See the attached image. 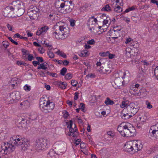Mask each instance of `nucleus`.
Segmentation results:
<instances>
[{
	"mask_svg": "<svg viewBox=\"0 0 158 158\" xmlns=\"http://www.w3.org/2000/svg\"><path fill=\"white\" fill-rule=\"evenodd\" d=\"M62 23L61 22L57 23L54 27V28L56 29L52 32L53 37L58 40L64 39L69 35V29L68 26L66 25L59 26Z\"/></svg>",
	"mask_w": 158,
	"mask_h": 158,
	"instance_id": "f257e3e1",
	"label": "nucleus"
},
{
	"mask_svg": "<svg viewBox=\"0 0 158 158\" xmlns=\"http://www.w3.org/2000/svg\"><path fill=\"white\" fill-rule=\"evenodd\" d=\"M129 126L128 123H122L118 126L117 130L123 137H132L135 135L136 131L134 127H129Z\"/></svg>",
	"mask_w": 158,
	"mask_h": 158,
	"instance_id": "f03ea898",
	"label": "nucleus"
},
{
	"mask_svg": "<svg viewBox=\"0 0 158 158\" xmlns=\"http://www.w3.org/2000/svg\"><path fill=\"white\" fill-rule=\"evenodd\" d=\"M55 6L57 8H60L61 10H64V13H66L72 11L74 7V4L73 3V1H66L65 2L57 1L55 3Z\"/></svg>",
	"mask_w": 158,
	"mask_h": 158,
	"instance_id": "7ed1b4c3",
	"label": "nucleus"
},
{
	"mask_svg": "<svg viewBox=\"0 0 158 158\" xmlns=\"http://www.w3.org/2000/svg\"><path fill=\"white\" fill-rule=\"evenodd\" d=\"M55 104L53 102H51L48 100L47 101L44 99L40 100V107L41 111L47 113L51 112L54 109Z\"/></svg>",
	"mask_w": 158,
	"mask_h": 158,
	"instance_id": "20e7f679",
	"label": "nucleus"
},
{
	"mask_svg": "<svg viewBox=\"0 0 158 158\" xmlns=\"http://www.w3.org/2000/svg\"><path fill=\"white\" fill-rule=\"evenodd\" d=\"M66 145L65 143H60L58 144L57 146L56 151L54 149H51L47 154V157L48 158H53L56 155H60V153H63L65 149Z\"/></svg>",
	"mask_w": 158,
	"mask_h": 158,
	"instance_id": "39448f33",
	"label": "nucleus"
},
{
	"mask_svg": "<svg viewBox=\"0 0 158 158\" xmlns=\"http://www.w3.org/2000/svg\"><path fill=\"white\" fill-rule=\"evenodd\" d=\"M12 5L14 6V7H12V8L15 10V13L18 17H20L23 14L25 10L22 2L19 0L13 1L12 2Z\"/></svg>",
	"mask_w": 158,
	"mask_h": 158,
	"instance_id": "423d86ee",
	"label": "nucleus"
},
{
	"mask_svg": "<svg viewBox=\"0 0 158 158\" xmlns=\"http://www.w3.org/2000/svg\"><path fill=\"white\" fill-rule=\"evenodd\" d=\"M36 143L35 148L37 151H39L48 148L50 142L47 139L40 138L37 140Z\"/></svg>",
	"mask_w": 158,
	"mask_h": 158,
	"instance_id": "0eeeda50",
	"label": "nucleus"
},
{
	"mask_svg": "<svg viewBox=\"0 0 158 158\" xmlns=\"http://www.w3.org/2000/svg\"><path fill=\"white\" fill-rule=\"evenodd\" d=\"M139 110V106L134 103H131L128 105L126 108L124 109V111L126 110L131 114L134 116L138 111Z\"/></svg>",
	"mask_w": 158,
	"mask_h": 158,
	"instance_id": "6e6552de",
	"label": "nucleus"
},
{
	"mask_svg": "<svg viewBox=\"0 0 158 158\" xmlns=\"http://www.w3.org/2000/svg\"><path fill=\"white\" fill-rule=\"evenodd\" d=\"M70 124L67 126L68 128H69V131L70 133L69 134V136H72L73 137L77 136L78 135V131L75 125H74V127L73 129L72 127L73 125V121L70 120L69 121Z\"/></svg>",
	"mask_w": 158,
	"mask_h": 158,
	"instance_id": "1a4fd4ad",
	"label": "nucleus"
},
{
	"mask_svg": "<svg viewBox=\"0 0 158 158\" xmlns=\"http://www.w3.org/2000/svg\"><path fill=\"white\" fill-rule=\"evenodd\" d=\"M12 143L17 146L21 145L23 142H25V139L19 136H14L10 139Z\"/></svg>",
	"mask_w": 158,
	"mask_h": 158,
	"instance_id": "9d476101",
	"label": "nucleus"
},
{
	"mask_svg": "<svg viewBox=\"0 0 158 158\" xmlns=\"http://www.w3.org/2000/svg\"><path fill=\"white\" fill-rule=\"evenodd\" d=\"M154 126H151L149 131L148 135L151 138H155L158 139V130L154 129Z\"/></svg>",
	"mask_w": 158,
	"mask_h": 158,
	"instance_id": "9b49d317",
	"label": "nucleus"
},
{
	"mask_svg": "<svg viewBox=\"0 0 158 158\" xmlns=\"http://www.w3.org/2000/svg\"><path fill=\"white\" fill-rule=\"evenodd\" d=\"M97 19L94 18V16H92L89 19L87 24L89 27L90 31L95 29V27L97 25Z\"/></svg>",
	"mask_w": 158,
	"mask_h": 158,
	"instance_id": "f8f14e48",
	"label": "nucleus"
},
{
	"mask_svg": "<svg viewBox=\"0 0 158 158\" xmlns=\"http://www.w3.org/2000/svg\"><path fill=\"white\" fill-rule=\"evenodd\" d=\"M98 71L100 73L104 74L109 73L111 71L110 68L108 64H106L102 66L99 68Z\"/></svg>",
	"mask_w": 158,
	"mask_h": 158,
	"instance_id": "ddd939ff",
	"label": "nucleus"
},
{
	"mask_svg": "<svg viewBox=\"0 0 158 158\" xmlns=\"http://www.w3.org/2000/svg\"><path fill=\"white\" fill-rule=\"evenodd\" d=\"M133 145L132 147V151L133 152H137L138 151L140 150L142 148L143 146L140 143H138L137 141H132Z\"/></svg>",
	"mask_w": 158,
	"mask_h": 158,
	"instance_id": "4468645a",
	"label": "nucleus"
},
{
	"mask_svg": "<svg viewBox=\"0 0 158 158\" xmlns=\"http://www.w3.org/2000/svg\"><path fill=\"white\" fill-rule=\"evenodd\" d=\"M2 148L4 152L6 150L10 152L13 151V146L12 144L7 142H4L2 145Z\"/></svg>",
	"mask_w": 158,
	"mask_h": 158,
	"instance_id": "2eb2a0df",
	"label": "nucleus"
},
{
	"mask_svg": "<svg viewBox=\"0 0 158 158\" xmlns=\"http://www.w3.org/2000/svg\"><path fill=\"white\" fill-rule=\"evenodd\" d=\"M123 76L121 77V78L123 80V81L124 83H128L130 80V74L128 71H126L123 73Z\"/></svg>",
	"mask_w": 158,
	"mask_h": 158,
	"instance_id": "dca6fc26",
	"label": "nucleus"
},
{
	"mask_svg": "<svg viewBox=\"0 0 158 158\" xmlns=\"http://www.w3.org/2000/svg\"><path fill=\"white\" fill-rule=\"evenodd\" d=\"M132 141H129L127 142L124 145V150L125 151L128 152L132 151V149L133 145Z\"/></svg>",
	"mask_w": 158,
	"mask_h": 158,
	"instance_id": "f3484780",
	"label": "nucleus"
},
{
	"mask_svg": "<svg viewBox=\"0 0 158 158\" xmlns=\"http://www.w3.org/2000/svg\"><path fill=\"white\" fill-rule=\"evenodd\" d=\"M121 114L122 118L124 119H127L133 116L130 113L127 112V110L124 111V109L122 111Z\"/></svg>",
	"mask_w": 158,
	"mask_h": 158,
	"instance_id": "a211bd4d",
	"label": "nucleus"
},
{
	"mask_svg": "<svg viewBox=\"0 0 158 158\" xmlns=\"http://www.w3.org/2000/svg\"><path fill=\"white\" fill-rule=\"evenodd\" d=\"M48 27L46 26L42 27L37 31L36 33V35H40L41 34L44 35L48 30Z\"/></svg>",
	"mask_w": 158,
	"mask_h": 158,
	"instance_id": "6ab92c4d",
	"label": "nucleus"
},
{
	"mask_svg": "<svg viewBox=\"0 0 158 158\" xmlns=\"http://www.w3.org/2000/svg\"><path fill=\"white\" fill-rule=\"evenodd\" d=\"M114 82L117 87L124 85V82L123 81V80L119 77H116L114 80Z\"/></svg>",
	"mask_w": 158,
	"mask_h": 158,
	"instance_id": "aec40b11",
	"label": "nucleus"
},
{
	"mask_svg": "<svg viewBox=\"0 0 158 158\" xmlns=\"http://www.w3.org/2000/svg\"><path fill=\"white\" fill-rule=\"evenodd\" d=\"M121 29L117 30H114L111 33V35L112 36V38L113 39L115 40L117 39L120 36L119 31H120Z\"/></svg>",
	"mask_w": 158,
	"mask_h": 158,
	"instance_id": "412c9836",
	"label": "nucleus"
},
{
	"mask_svg": "<svg viewBox=\"0 0 158 158\" xmlns=\"http://www.w3.org/2000/svg\"><path fill=\"white\" fill-rule=\"evenodd\" d=\"M39 10L36 6H33L32 8H30L28 10V12L30 15H36L38 12Z\"/></svg>",
	"mask_w": 158,
	"mask_h": 158,
	"instance_id": "4be33fe9",
	"label": "nucleus"
},
{
	"mask_svg": "<svg viewBox=\"0 0 158 158\" xmlns=\"http://www.w3.org/2000/svg\"><path fill=\"white\" fill-rule=\"evenodd\" d=\"M11 96L13 101H14L16 100H19L20 98L19 94L18 92L16 93H11Z\"/></svg>",
	"mask_w": 158,
	"mask_h": 158,
	"instance_id": "5701e85b",
	"label": "nucleus"
},
{
	"mask_svg": "<svg viewBox=\"0 0 158 158\" xmlns=\"http://www.w3.org/2000/svg\"><path fill=\"white\" fill-rule=\"evenodd\" d=\"M29 144L28 141L27 139L25 140V142H23V143L22 145V149L23 151L26 150L28 148Z\"/></svg>",
	"mask_w": 158,
	"mask_h": 158,
	"instance_id": "b1692460",
	"label": "nucleus"
},
{
	"mask_svg": "<svg viewBox=\"0 0 158 158\" xmlns=\"http://www.w3.org/2000/svg\"><path fill=\"white\" fill-rule=\"evenodd\" d=\"M48 65L46 62H44L41 64L40 66H38L37 69L46 70L48 68Z\"/></svg>",
	"mask_w": 158,
	"mask_h": 158,
	"instance_id": "393cba45",
	"label": "nucleus"
},
{
	"mask_svg": "<svg viewBox=\"0 0 158 158\" xmlns=\"http://www.w3.org/2000/svg\"><path fill=\"white\" fill-rule=\"evenodd\" d=\"M112 10V9L109 4H106L104 6L102 9V11H106L108 12H110Z\"/></svg>",
	"mask_w": 158,
	"mask_h": 158,
	"instance_id": "a878e982",
	"label": "nucleus"
},
{
	"mask_svg": "<svg viewBox=\"0 0 158 158\" xmlns=\"http://www.w3.org/2000/svg\"><path fill=\"white\" fill-rule=\"evenodd\" d=\"M57 84L59 87L62 89H65L67 85V84L65 82H62L61 81L58 82L57 83Z\"/></svg>",
	"mask_w": 158,
	"mask_h": 158,
	"instance_id": "bb28decb",
	"label": "nucleus"
},
{
	"mask_svg": "<svg viewBox=\"0 0 158 158\" xmlns=\"http://www.w3.org/2000/svg\"><path fill=\"white\" fill-rule=\"evenodd\" d=\"M12 7H14V6L10 7H7L3 11L5 14H7L10 13V11H13L14 9H12Z\"/></svg>",
	"mask_w": 158,
	"mask_h": 158,
	"instance_id": "cd10ccee",
	"label": "nucleus"
},
{
	"mask_svg": "<svg viewBox=\"0 0 158 158\" xmlns=\"http://www.w3.org/2000/svg\"><path fill=\"white\" fill-rule=\"evenodd\" d=\"M105 104L106 105H113L114 103V102L112 101V100H111L110 99V98H107L105 101Z\"/></svg>",
	"mask_w": 158,
	"mask_h": 158,
	"instance_id": "c85d7f7f",
	"label": "nucleus"
},
{
	"mask_svg": "<svg viewBox=\"0 0 158 158\" xmlns=\"http://www.w3.org/2000/svg\"><path fill=\"white\" fill-rule=\"evenodd\" d=\"M114 11L117 13H120L122 11V9L121 8L119 5H118L116 7L114 8Z\"/></svg>",
	"mask_w": 158,
	"mask_h": 158,
	"instance_id": "c756f323",
	"label": "nucleus"
},
{
	"mask_svg": "<svg viewBox=\"0 0 158 158\" xmlns=\"http://www.w3.org/2000/svg\"><path fill=\"white\" fill-rule=\"evenodd\" d=\"M56 53L58 55H60L61 57H62L64 58H66L67 56L65 53L64 52L61 51L60 50H58L57 52H56Z\"/></svg>",
	"mask_w": 158,
	"mask_h": 158,
	"instance_id": "7c9ffc66",
	"label": "nucleus"
},
{
	"mask_svg": "<svg viewBox=\"0 0 158 158\" xmlns=\"http://www.w3.org/2000/svg\"><path fill=\"white\" fill-rule=\"evenodd\" d=\"M88 7V5L87 4H85L83 6H81L80 8V10L81 12H84L86 10V9Z\"/></svg>",
	"mask_w": 158,
	"mask_h": 158,
	"instance_id": "2f4dec72",
	"label": "nucleus"
},
{
	"mask_svg": "<svg viewBox=\"0 0 158 158\" xmlns=\"http://www.w3.org/2000/svg\"><path fill=\"white\" fill-rule=\"evenodd\" d=\"M126 52V54L128 56H131L130 53L131 51V48H127L125 49Z\"/></svg>",
	"mask_w": 158,
	"mask_h": 158,
	"instance_id": "473e14b6",
	"label": "nucleus"
},
{
	"mask_svg": "<svg viewBox=\"0 0 158 158\" xmlns=\"http://www.w3.org/2000/svg\"><path fill=\"white\" fill-rule=\"evenodd\" d=\"M37 117V114L36 113L34 112L31 114L30 116V118L32 120H33L35 119Z\"/></svg>",
	"mask_w": 158,
	"mask_h": 158,
	"instance_id": "72a5a7b5",
	"label": "nucleus"
},
{
	"mask_svg": "<svg viewBox=\"0 0 158 158\" xmlns=\"http://www.w3.org/2000/svg\"><path fill=\"white\" fill-rule=\"evenodd\" d=\"M128 106L127 102L124 101H122L121 104L120 105L121 107L123 108L125 107H127Z\"/></svg>",
	"mask_w": 158,
	"mask_h": 158,
	"instance_id": "f704fd0d",
	"label": "nucleus"
},
{
	"mask_svg": "<svg viewBox=\"0 0 158 158\" xmlns=\"http://www.w3.org/2000/svg\"><path fill=\"white\" fill-rule=\"evenodd\" d=\"M73 77V75L71 73H67L65 76V78L66 79H70Z\"/></svg>",
	"mask_w": 158,
	"mask_h": 158,
	"instance_id": "c9c22d12",
	"label": "nucleus"
},
{
	"mask_svg": "<svg viewBox=\"0 0 158 158\" xmlns=\"http://www.w3.org/2000/svg\"><path fill=\"white\" fill-rule=\"evenodd\" d=\"M24 89L26 91L28 92L30 91L31 89V87L30 86L28 85H25L24 87Z\"/></svg>",
	"mask_w": 158,
	"mask_h": 158,
	"instance_id": "e433bc0d",
	"label": "nucleus"
},
{
	"mask_svg": "<svg viewBox=\"0 0 158 158\" xmlns=\"http://www.w3.org/2000/svg\"><path fill=\"white\" fill-rule=\"evenodd\" d=\"M130 89L131 90L130 91V92H131L132 91L134 92H136L138 90L137 88L134 86V85H133L130 86Z\"/></svg>",
	"mask_w": 158,
	"mask_h": 158,
	"instance_id": "4c0bfd02",
	"label": "nucleus"
},
{
	"mask_svg": "<svg viewBox=\"0 0 158 158\" xmlns=\"http://www.w3.org/2000/svg\"><path fill=\"white\" fill-rule=\"evenodd\" d=\"M67 72V69L66 68H63L60 70V73L62 75L64 76Z\"/></svg>",
	"mask_w": 158,
	"mask_h": 158,
	"instance_id": "58836bf2",
	"label": "nucleus"
},
{
	"mask_svg": "<svg viewBox=\"0 0 158 158\" xmlns=\"http://www.w3.org/2000/svg\"><path fill=\"white\" fill-rule=\"evenodd\" d=\"M2 45L5 48H6L9 45V43L7 41H3L2 43Z\"/></svg>",
	"mask_w": 158,
	"mask_h": 158,
	"instance_id": "ea45409f",
	"label": "nucleus"
},
{
	"mask_svg": "<svg viewBox=\"0 0 158 158\" xmlns=\"http://www.w3.org/2000/svg\"><path fill=\"white\" fill-rule=\"evenodd\" d=\"M7 101L9 102L12 103H13L14 101H13L12 99V98L11 96V94H10L7 99Z\"/></svg>",
	"mask_w": 158,
	"mask_h": 158,
	"instance_id": "a19ab883",
	"label": "nucleus"
},
{
	"mask_svg": "<svg viewBox=\"0 0 158 158\" xmlns=\"http://www.w3.org/2000/svg\"><path fill=\"white\" fill-rule=\"evenodd\" d=\"M154 75L156 77L157 79H158V66L156 67L154 70Z\"/></svg>",
	"mask_w": 158,
	"mask_h": 158,
	"instance_id": "79ce46f5",
	"label": "nucleus"
},
{
	"mask_svg": "<svg viewBox=\"0 0 158 158\" xmlns=\"http://www.w3.org/2000/svg\"><path fill=\"white\" fill-rule=\"evenodd\" d=\"M135 9V7L134 6H132L131 7H129L128 8L126 9L125 11V13H127L128 12L130 11H131L132 10H134Z\"/></svg>",
	"mask_w": 158,
	"mask_h": 158,
	"instance_id": "37998d69",
	"label": "nucleus"
},
{
	"mask_svg": "<svg viewBox=\"0 0 158 158\" xmlns=\"http://www.w3.org/2000/svg\"><path fill=\"white\" fill-rule=\"evenodd\" d=\"M108 135L110 136L111 137L113 138L115 135V133L112 131H109L107 132Z\"/></svg>",
	"mask_w": 158,
	"mask_h": 158,
	"instance_id": "c03bdc74",
	"label": "nucleus"
},
{
	"mask_svg": "<svg viewBox=\"0 0 158 158\" xmlns=\"http://www.w3.org/2000/svg\"><path fill=\"white\" fill-rule=\"evenodd\" d=\"M85 108V104L83 103H81L80 106H79V109L83 111V112H85V111L84 110V108Z\"/></svg>",
	"mask_w": 158,
	"mask_h": 158,
	"instance_id": "a18cd8bd",
	"label": "nucleus"
},
{
	"mask_svg": "<svg viewBox=\"0 0 158 158\" xmlns=\"http://www.w3.org/2000/svg\"><path fill=\"white\" fill-rule=\"evenodd\" d=\"M48 55L49 57L50 58H53L54 57V54L53 52H51V51H49L48 52Z\"/></svg>",
	"mask_w": 158,
	"mask_h": 158,
	"instance_id": "49530a36",
	"label": "nucleus"
},
{
	"mask_svg": "<svg viewBox=\"0 0 158 158\" xmlns=\"http://www.w3.org/2000/svg\"><path fill=\"white\" fill-rule=\"evenodd\" d=\"M109 52L107 51L106 52H103L102 53H100L99 54L102 56H108V54H109Z\"/></svg>",
	"mask_w": 158,
	"mask_h": 158,
	"instance_id": "de8ad7c7",
	"label": "nucleus"
},
{
	"mask_svg": "<svg viewBox=\"0 0 158 158\" xmlns=\"http://www.w3.org/2000/svg\"><path fill=\"white\" fill-rule=\"evenodd\" d=\"M87 44L90 45H93L95 43V42L94 39H91L89 40L87 42Z\"/></svg>",
	"mask_w": 158,
	"mask_h": 158,
	"instance_id": "09e8293b",
	"label": "nucleus"
},
{
	"mask_svg": "<svg viewBox=\"0 0 158 158\" xmlns=\"http://www.w3.org/2000/svg\"><path fill=\"white\" fill-rule=\"evenodd\" d=\"M77 84V81L72 80L71 81V84L72 86H76Z\"/></svg>",
	"mask_w": 158,
	"mask_h": 158,
	"instance_id": "8fccbe9b",
	"label": "nucleus"
},
{
	"mask_svg": "<svg viewBox=\"0 0 158 158\" xmlns=\"http://www.w3.org/2000/svg\"><path fill=\"white\" fill-rule=\"evenodd\" d=\"M14 37H17L18 38H19L20 39H23V37L20 35L19 34V33H16L15 34L14 36Z\"/></svg>",
	"mask_w": 158,
	"mask_h": 158,
	"instance_id": "3c124183",
	"label": "nucleus"
},
{
	"mask_svg": "<svg viewBox=\"0 0 158 158\" xmlns=\"http://www.w3.org/2000/svg\"><path fill=\"white\" fill-rule=\"evenodd\" d=\"M27 55H28V60L31 61L34 59V57L31 54H28Z\"/></svg>",
	"mask_w": 158,
	"mask_h": 158,
	"instance_id": "603ef678",
	"label": "nucleus"
},
{
	"mask_svg": "<svg viewBox=\"0 0 158 158\" xmlns=\"http://www.w3.org/2000/svg\"><path fill=\"white\" fill-rule=\"evenodd\" d=\"M150 2L156 4L158 8V0H150Z\"/></svg>",
	"mask_w": 158,
	"mask_h": 158,
	"instance_id": "864d4df0",
	"label": "nucleus"
},
{
	"mask_svg": "<svg viewBox=\"0 0 158 158\" xmlns=\"http://www.w3.org/2000/svg\"><path fill=\"white\" fill-rule=\"evenodd\" d=\"M36 58L38 61L40 62V63H42L44 61V60L42 57H36Z\"/></svg>",
	"mask_w": 158,
	"mask_h": 158,
	"instance_id": "5fc2aeb1",
	"label": "nucleus"
},
{
	"mask_svg": "<svg viewBox=\"0 0 158 158\" xmlns=\"http://www.w3.org/2000/svg\"><path fill=\"white\" fill-rule=\"evenodd\" d=\"M8 39L11 41V42H12L14 44H15L17 45L18 44V43L17 42L15 41L14 40H13L11 37H8Z\"/></svg>",
	"mask_w": 158,
	"mask_h": 158,
	"instance_id": "6e6d98bb",
	"label": "nucleus"
},
{
	"mask_svg": "<svg viewBox=\"0 0 158 158\" xmlns=\"http://www.w3.org/2000/svg\"><path fill=\"white\" fill-rule=\"evenodd\" d=\"M142 62L144 65L146 66H148L150 64V62H148L146 60H143Z\"/></svg>",
	"mask_w": 158,
	"mask_h": 158,
	"instance_id": "4d7b16f0",
	"label": "nucleus"
},
{
	"mask_svg": "<svg viewBox=\"0 0 158 158\" xmlns=\"http://www.w3.org/2000/svg\"><path fill=\"white\" fill-rule=\"evenodd\" d=\"M55 16L54 15L50 14L48 18L51 21H53L54 20Z\"/></svg>",
	"mask_w": 158,
	"mask_h": 158,
	"instance_id": "13d9d810",
	"label": "nucleus"
},
{
	"mask_svg": "<svg viewBox=\"0 0 158 158\" xmlns=\"http://www.w3.org/2000/svg\"><path fill=\"white\" fill-rule=\"evenodd\" d=\"M140 119L142 121L144 122L146 121V119H147V117L145 115L143 116L140 118Z\"/></svg>",
	"mask_w": 158,
	"mask_h": 158,
	"instance_id": "bf43d9fd",
	"label": "nucleus"
},
{
	"mask_svg": "<svg viewBox=\"0 0 158 158\" xmlns=\"http://www.w3.org/2000/svg\"><path fill=\"white\" fill-rule=\"evenodd\" d=\"M95 76L94 74H93L92 73H90V74H89L88 75H87L86 76V77L87 78H88L89 77L93 78Z\"/></svg>",
	"mask_w": 158,
	"mask_h": 158,
	"instance_id": "052dcab7",
	"label": "nucleus"
},
{
	"mask_svg": "<svg viewBox=\"0 0 158 158\" xmlns=\"http://www.w3.org/2000/svg\"><path fill=\"white\" fill-rule=\"evenodd\" d=\"M69 21L71 26L72 27H73L75 25L74 20L73 19H71Z\"/></svg>",
	"mask_w": 158,
	"mask_h": 158,
	"instance_id": "680f3d73",
	"label": "nucleus"
},
{
	"mask_svg": "<svg viewBox=\"0 0 158 158\" xmlns=\"http://www.w3.org/2000/svg\"><path fill=\"white\" fill-rule=\"evenodd\" d=\"M38 50L41 54H43L45 52V50L41 47L39 48Z\"/></svg>",
	"mask_w": 158,
	"mask_h": 158,
	"instance_id": "e2e57ef3",
	"label": "nucleus"
},
{
	"mask_svg": "<svg viewBox=\"0 0 158 158\" xmlns=\"http://www.w3.org/2000/svg\"><path fill=\"white\" fill-rule=\"evenodd\" d=\"M26 123V121L24 120H22L21 123H20L21 124V126L22 127H23L25 126V123Z\"/></svg>",
	"mask_w": 158,
	"mask_h": 158,
	"instance_id": "0e129e2a",
	"label": "nucleus"
},
{
	"mask_svg": "<svg viewBox=\"0 0 158 158\" xmlns=\"http://www.w3.org/2000/svg\"><path fill=\"white\" fill-rule=\"evenodd\" d=\"M108 56L109 59H112L115 56V55L114 54H110L109 52V54H108Z\"/></svg>",
	"mask_w": 158,
	"mask_h": 158,
	"instance_id": "69168bd1",
	"label": "nucleus"
},
{
	"mask_svg": "<svg viewBox=\"0 0 158 158\" xmlns=\"http://www.w3.org/2000/svg\"><path fill=\"white\" fill-rule=\"evenodd\" d=\"M6 27L9 31H11L12 30V27L8 23L7 24Z\"/></svg>",
	"mask_w": 158,
	"mask_h": 158,
	"instance_id": "338daca9",
	"label": "nucleus"
},
{
	"mask_svg": "<svg viewBox=\"0 0 158 158\" xmlns=\"http://www.w3.org/2000/svg\"><path fill=\"white\" fill-rule=\"evenodd\" d=\"M69 63V61L66 60H64V61H63V64L65 66L68 65Z\"/></svg>",
	"mask_w": 158,
	"mask_h": 158,
	"instance_id": "774afa93",
	"label": "nucleus"
}]
</instances>
